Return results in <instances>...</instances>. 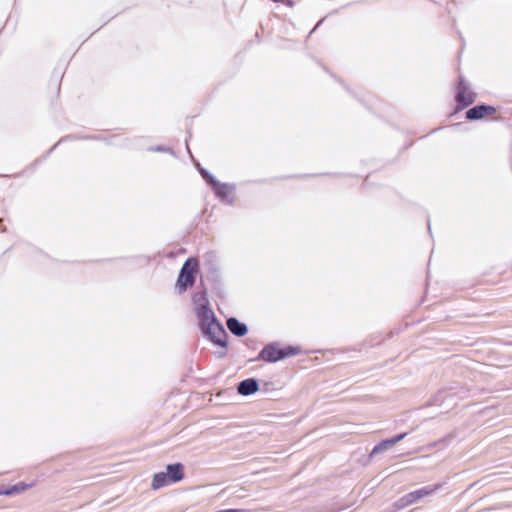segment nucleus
I'll return each mask as SVG.
<instances>
[{"label": "nucleus", "mask_w": 512, "mask_h": 512, "mask_svg": "<svg viewBox=\"0 0 512 512\" xmlns=\"http://www.w3.org/2000/svg\"><path fill=\"white\" fill-rule=\"evenodd\" d=\"M198 326L204 336L212 343L220 347L227 346V333L222 324L217 320L211 308L195 311Z\"/></svg>", "instance_id": "obj_1"}, {"label": "nucleus", "mask_w": 512, "mask_h": 512, "mask_svg": "<svg viewBox=\"0 0 512 512\" xmlns=\"http://www.w3.org/2000/svg\"><path fill=\"white\" fill-rule=\"evenodd\" d=\"M198 270L199 262L195 257H189L183 263L175 283V290L178 294H183L195 284Z\"/></svg>", "instance_id": "obj_2"}, {"label": "nucleus", "mask_w": 512, "mask_h": 512, "mask_svg": "<svg viewBox=\"0 0 512 512\" xmlns=\"http://www.w3.org/2000/svg\"><path fill=\"white\" fill-rule=\"evenodd\" d=\"M299 353L300 348L298 347L287 346L285 348H281L279 343L271 342L264 346V348L259 352L258 356L254 360L276 363L287 357L295 356Z\"/></svg>", "instance_id": "obj_3"}, {"label": "nucleus", "mask_w": 512, "mask_h": 512, "mask_svg": "<svg viewBox=\"0 0 512 512\" xmlns=\"http://www.w3.org/2000/svg\"><path fill=\"white\" fill-rule=\"evenodd\" d=\"M211 188L215 196L224 204L233 205L236 201V185L233 183H222L216 180Z\"/></svg>", "instance_id": "obj_4"}, {"label": "nucleus", "mask_w": 512, "mask_h": 512, "mask_svg": "<svg viewBox=\"0 0 512 512\" xmlns=\"http://www.w3.org/2000/svg\"><path fill=\"white\" fill-rule=\"evenodd\" d=\"M475 98L476 94L470 90L466 81L460 77L455 97L457 102V109L460 110L468 107L474 103Z\"/></svg>", "instance_id": "obj_5"}, {"label": "nucleus", "mask_w": 512, "mask_h": 512, "mask_svg": "<svg viewBox=\"0 0 512 512\" xmlns=\"http://www.w3.org/2000/svg\"><path fill=\"white\" fill-rule=\"evenodd\" d=\"M495 112H496V109L493 106L481 104V105H477V106L470 108L466 112V118L471 121L479 120V119L483 118L484 116L492 115Z\"/></svg>", "instance_id": "obj_6"}, {"label": "nucleus", "mask_w": 512, "mask_h": 512, "mask_svg": "<svg viewBox=\"0 0 512 512\" xmlns=\"http://www.w3.org/2000/svg\"><path fill=\"white\" fill-rule=\"evenodd\" d=\"M259 383L255 378H247L242 380L237 385V392L243 396H249L257 392Z\"/></svg>", "instance_id": "obj_7"}, {"label": "nucleus", "mask_w": 512, "mask_h": 512, "mask_svg": "<svg viewBox=\"0 0 512 512\" xmlns=\"http://www.w3.org/2000/svg\"><path fill=\"white\" fill-rule=\"evenodd\" d=\"M226 325L229 331L237 337H243L248 332L247 325L243 322H240L235 317L228 318L226 321Z\"/></svg>", "instance_id": "obj_8"}, {"label": "nucleus", "mask_w": 512, "mask_h": 512, "mask_svg": "<svg viewBox=\"0 0 512 512\" xmlns=\"http://www.w3.org/2000/svg\"><path fill=\"white\" fill-rule=\"evenodd\" d=\"M165 473L172 483H177L184 478V465L179 462L168 464Z\"/></svg>", "instance_id": "obj_9"}, {"label": "nucleus", "mask_w": 512, "mask_h": 512, "mask_svg": "<svg viewBox=\"0 0 512 512\" xmlns=\"http://www.w3.org/2000/svg\"><path fill=\"white\" fill-rule=\"evenodd\" d=\"M192 301L195 305V311L210 308L206 289L196 291L192 296Z\"/></svg>", "instance_id": "obj_10"}, {"label": "nucleus", "mask_w": 512, "mask_h": 512, "mask_svg": "<svg viewBox=\"0 0 512 512\" xmlns=\"http://www.w3.org/2000/svg\"><path fill=\"white\" fill-rule=\"evenodd\" d=\"M441 486H442L441 484L428 485V486L422 487L416 491H413L412 494L415 498V501L417 502L418 500H420L424 497L434 494L436 491H438L441 488Z\"/></svg>", "instance_id": "obj_11"}, {"label": "nucleus", "mask_w": 512, "mask_h": 512, "mask_svg": "<svg viewBox=\"0 0 512 512\" xmlns=\"http://www.w3.org/2000/svg\"><path fill=\"white\" fill-rule=\"evenodd\" d=\"M169 483H172L171 480L168 478L167 474L165 472H158L154 474L151 488L153 490H158L162 487L167 486Z\"/></svg>", "instance_id": "obj_12"}, {"label": "nucleus", "mask_w": 512, "mask_h": 512, "mask_svg": "<svg viewBox=\"0 0 512 512\" xmlns=\"http://www.w3.org/2000/svg\"><path fill=\"white\" fill-rule=\"evenodd\" d=\"M413 503H416L415 501V498L412 494V492L406 494L405 496H403L401 499H399L396 503V505L398 506V508H405Z\"/></svg>", "instance_id": "obj_13"}, {"label": "nucleus", "mask_w": 512, "mask_h": 512, "mask_svg": "<svg viewBox=\"0 0 512 512\" xmlns=\"http://www.w3.org/2000/svg\"><path fill=\"white\" fill-rule=\"evenodd\" d=\"M407 434V432H404L390 439H386V452H388L396 443L403 440Z\"/></svg>", "instance_id": "obj_14"}, {"label": "nucleus", "mask_w": 512, "mask_h": 512, "mask_svg": "<svg viewBox=\"0 0 512 512\" xmlns=\"http://www.w3.org/2000/svg\"><path fill=\"white\" fill-rule=\"evenodd\" d=\"M199 173L204 178L206 183L211 186L217 179L205 168H200Z\"/></svg>", "instance_id": "obj_15"}, {"label": "nucleus", "mask_w": 512, "mask_h": 512, "mask_svg": "<svg viewBox=\"0 0 512 512\" xmlns=\"http://www.w3.org/2000/svg\"><path fill=\"white\" fill-rule=\"evenodd\" d=\"M17 493H19L18 485H13L12 487L5 490L0 489V495H14Z\"/></svg>", "instance_id": "obj_16"}, {"label": "nucleus", "mask_w": 512, "mask_h": 512, "mask_svg": "<svg viewBox=\"0 0 512 512\" xmlns=\"http://www.w3.org/2000/svg\"><path fill=\"white\" fill-rule=\"evenodd\" d=\"M150 151H156V152H172V150L170 148H166L164 146H156V147H151L149 148Z\"/></svg>", "instance_id": "obj_17"}, {"label": "nucleus", "mask_w": 512, "mask_h": 512, "mask_svg": "<svg viewBox=\"0 0 512 512\" xmlns=\"http://www.w3.org/2000/svg\"><path fill=\"white\" fill-rule=\"evenodd\" d=\"M384 449V440L380 441L372 450L371 455H374Z\"/></svg>", "instance_id": "obj_18"}, {"label": "nucleus", "mask_w": 512, "mask_h": 512, "mask_svg": "<svg viewBox=\"0 0 512 512\" xmlns=\"http://www.w3.org/2000/svg\"><path fill=\"white\" fill-rule=\"evenodd\" d=\"M65 140V138H62L60 139L55 145H53V147L46 153V155L44 156L45 158L47 156H49V154L60 144L62 143L63 141Z\"/></svg>", "instance_id": "obj_19"}, {"label": "nucleus", "mask_w": 512, "mask_h": 512, "mask_svg": "<svg viewBox=\"0 0 512 512\" xmlns=\"http://www.w3.org/2000/svg\"><path fill=\"white\" fill-rule=\"evenodd\" d=\"M17 485H18L19 492L24 491L27 487L24 483H19Z\"/></svg>", "instance_id": "obj_20"}, {"label": "nucleus", "mask_w": 512, "mask_h": 512, "mask_svg": "<svg viewBox=\"0 0 512 512\" xmlns=\"http://www.w3.org/2000/svg\"><path fill=\"white\" fill-rule=\"evenodd\" d=\"M324 21V19H321L319 20V22L316 24V26L313 28V30L311 31V33H313L320 25L321 23Z\"/></svg>", "instance_id": "obj_21"}]
</instances>
